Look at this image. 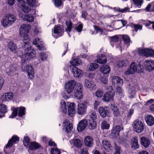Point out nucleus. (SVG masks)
<instances>
[{"label": "nucleus", "instance_id": "2", "mask_svg": "<svg viewBox=\"0 0 154 154\" xmlns=\"http://www.w3.org/2000/svg\"><path fill=\"white\" fill-rule=\"evenodd\" d=\"M97 118V114L93 110H91L90 112V114L87 116L90 129H94L96 126L97 123L95 120Z\"/></svg>", "mask_w": 154, "mask_h": 154}, {"label": "nucleus", "instance_id": "7", "mask_svg": "<svg viewBox=\"0 0 154 154\" xmlns=\"http://www.w3.org/2000/svg\"><path fill=\"white\" fill-rule=\"evenodd\" d=\"M18 116L22 117L25 114V108L23 106L17 107L14 109L11 115L9 117L10 118H13L16 117L18 114Z\"/></svg>", "mask_w": 154, "mask_h": 154}, {"label": "nucleus", "instance_id": "56", "mask_svg": "<svg viewBox=\"0 0 154 154\" xmlns=\"http://www.w3.org/2000/svg\"><path fill=\"white\" fill-rule=\"evenodd\" d=\"M51 154H60V151L57 148H52L51 149Z\"/></svg>", "mask_w": 154, "mask_h": 154}, {"label": "nucleus", "instance_id": "12", "mask_svg": "<svg viewBox=\"0 0 154 154\" xmlns=\"http://www.w3.org/2000/svg\"><path fill=\"white\" fill-rule=\"evenodd\" d=\"M83 83L85 86L91 91L95 90L96 88V84L92 81L85 79Z\"/></svg>", "mask_w": 154, "mask_h": 154}, {"label": "nucleus", "instance_id": "49", "mask_svg": "<svg viewBox=\"0 0 154 154\" xmlns=\"http://www.w3.org/2000/svg\"><path fill=\"white\" fill-rule=\"evenodd\" d=\"M101 126L103 129H107L109 127V125L107 123L106 121H103L101 123Z\"/></svg>", "mask_w": 154, "mask_h": 154}, {"label": "nucleus", "instance_id": "25", "mask_svg": "<svg viewBox=\"0 0 154 154\" xmlns=\"http://www.w3.org/2000/svg\"><path fill=\"white\" fill-rule=\"evenodd\" d=\"M35 54L36 52L35 50L31 48L26 52L24 56L25 57L26 59L28 60L30 58L34 57Z\"/></svg>", "mask_w": 154, "mask_h": 154}, {"label": "nucleus", "instance_id": "30", "mask_svg": "<svg viewBox=\"0 0 154 154\" xmlns=\"http://www.w3.org/2000/svg\"><path fill=\"white\" fill-rule=\"evenodd\" d=\"M112 82L114 83L116 82L118 86H122L123 84L122 80L120 77L117 76H113L112 77L111 79Z\"/></svg>", "mask_w": 154, "mask_h": 154}, {"label": "nucleus", "instance_id": "46", "mask_svg": "<svg viewBox=\"0 0 154 154\" xmlns=\"http://www.w3.org/2000/svg\"><path fill=\"white\" fill-rule=\"evenodd\" d=\"M99 65L96 63H91L89 65L88 69L90 71H93L98 68Z\"/></svg>", "mask_w": 154, "mask_h": 154}, {"label": "nucleus", "instance_id": "15", "mask_svg": "<svg viewBox=\"0 0 154 154\" xmlns=\"http://www.w3.org/2000/svg\"><path fill=\"white\" fill-rule=\"evenodd\" d=\"M33 44L36 45L39 50L43 51L46 49L42 42L40 41V39L38 38H35L34 40Z\"/></svg>", "mask_w": 154, "mask_h": 154}, {"label": "nucleus", "instance_id": "59", "mask_svg": "<svg viewBox=\"0 0 154 154\" xmlns=\"http://www.w3.org/2000/svg\"><path fill=\"white\" fill-rule=\"evenodd\" d=\"M40 58H41V60L44 61L47 58V56L45 54L43 53V52H41L40 54Z\"/></svg>", "mask_w": 154, "mask_h": 154}, {"label": "nucleus", "instance_id": "37", "mask_svg": "<svg viewBox=\"0 0 154 154\" xmlns=\"http://www.w3.org/2000/svg\"><path fill=\"white\" fill-rule=\"evenodd\" d=\"M66 24L67 26L66 31L68 32L69 36L70 37V35L69 33L71 31L72 29V23L70 20H67L66 21Z\"/></svg>", "mask_w": 154, "mask_h": 154}, {"label": "nucleus", "instance_id": "32", "mask_svg": "<svg viewBox=\"0 0 154 154\" xmlns=\"http://www.w3.org/2000/svg\"><path fill=\"white\" fill-rule=\"evenodd\" d=\"M145 120L148 125L151 126L154 124V118L152 116L147 115Z\"/></svg>", "mask_w": 154, "mask_h": 154}, {"label": "nucleus", "instance_id": "13", "mask_svg": "<svg viewBox=\"0 0 154 154\" xmlns=\"http://www.w3.org/2000/svg\"><path fill=\"white\" fill-rule=\"evenodd\" d=\"M71 71L74 77L77 78L82 77L83 73L82 70L74 66H70Z\"/></svg>", "mask_w": 154, "mask_h": 154}, {"label": "nucleus", "instance_id": "61", "mask_svg": "<svg viewBox=\"0 0 154 154\" xmlns=\"http://www.w3.org/2000/svg\"><path fill=\"white\" fill-rule=\"evenodd\" d=\"M143 24L147 26H149L150 24L154 23V21H151L149 20H143Z\"/></svg>", "mask_w": 154, "mask_h": 154}, {"label": "nucleus", "instance_id": "20", "mask_svg": "<svg viewBox=\"0 0 154 154\" xmlns=\"http://www.w3.org/2000/svg\"><path fill=\"white\" fill-rule=\"evenodd\" d=\"M14 94L12 92H9L5 93L2 96V102L9 101L13 98Z\"/></svg>", "mask_w": 154, "mask_h": 154}, {"label": "nucleus", "instance_id": "6", "mask_svg": "<svg viewBox=\"0 0 154 154\" xmlns=\"http://www.w3.org/2000/svg\"><path fill=\"white\" fill-rule=\"evenodd\" d=\"M76 87L73 96L77 99L81 100L82 98V89L83 86L80 83H76Z\"/></svg>", "mask_w": 154, "mask_h": 154}, {"label": "nucleus", "instance_id": "64", "mask_svg": "<svg viewBox=\"0 0 154 154\" xmlns=\"http://www.w3.org/2000/svg\"><path fill=\"white\" fill-rule=\"evenodd\" d=\"M81 154H88V150L85 148L82 149L81 150Z\"/></svg>", "mask_w": 154, "mask_h": 154}, {"label": "nucleus", "instance_id": "53", "mask_svg": "<svg viewBox=\"0 0 154 154\" xmlns=\"http://www.w3.org/2000/svg\"><path fill=\"white\" fill-rule=\"evenodd\" d=\"M113 9L115 11L124 12L127 11L129 9V8H128L126 7L120 9L119 7H114L113 8Z\"/></svg>", "mask_w": 154, "mask_h": 154}, {"label": "nucleus", "instance_id": "41", "mask_svg": "<svg viewBox=\"0 0 154 154\" xmlns=\"http://www.w3.org/2000/svg\"><path fill=\"white\" fill-rule=\"evenodd\" d=\"M28 40V39L26 40L23 39L24 45L23 47V48L25 51V53L28 51V50L31 48H30V45Z\"/></svg>", "mask_w": 154, "mask_h": 154}, {"label": "nucleus", "instance_id": "8", "mask_svg": "<svg viewBox=\"0 0 154 154\" xmlns=\"http://www.w3.org/2000/svg\"><path fill=\"white\" fill-rule=\"evenodd\" d=\"M76 84V82L74 80H71L66 82L64 85L65 91L69 94L72 92Z\"/></svg>", "mask_w": 154, "mask_h": 154}, {"label": "nucleus", "instance_id": "58", "mask_svg": "<svg viewBox=\"0 0 154 154\" xmlns=\"http://www.w3.org/2000/svg\"><path fill=\"white\" fill-rule=\"evenodd\" d=\"M133 26L134 28V30L137 32L138 29L141 30L142 26L138 24H134Z\"/></svg>", "mask_w": 154, "mask_h": 154}, {"label": "nucleus", "instance_id": "43", "mask_svg": "<svg viewBox=\"0 0 154 154\" xmlns=\"http://www.w3.org/2000/svg\"><path fill=\"white\" fill-rule=\"evenodd\" d=\"M128 63V61L127 60L119 61L116 63V64L119 67H122V66H126Z\"/></svg>", "mask_w": 154, "mask_h": 154}, {"label": "nucleus", "instance_id": "34", "mask_svg": "<svg viewBox=\"0 0 154 154\" xmlns=\"http://www.w3.org/2000/svg\"><path fill=\"white\" fill-rule=\"evenodd\" d=\"M138 137L135 136L131 140L132 147L135 149H137L139 147V145L138 142Z\"/></svg>", "mask_w": 154, "mask_h": 154}, {"label": "nucleus", "instance_id": "27", "mask_svg": "<svg viewBox=\"0 0 154 154\" xmlns=\"http://www.w3.org/2000/svg\"><path fill=\"white\" fill-rule=\"evenodd\" d=\"M100 71L102 73L106 75L109 73L110 70V67L108 65H103L101 66L100 67Z\"/></svg>", "mask_w": 154, "mask_h": 154}, {"label": "nucleus", "instance_id": "21", "mask_svg": "<svg viewBox=\"0 0 154 154\" xmlns=\"http://www.w3.org/2000/svg\"><path fill=\"white\" fill-rule=\"evenodd\" d=\"M68 107V113L69 116L70 117H73L75 112V103H71Z\"/></svg>", "mask_w": 154, "mask_h": 154}, {"label": "nucleus", "instance_id": "50", "mask_svg": "<svg viewBox=\"0 0 154 154\" xmlns=\"http://www.w3.org/2000/svg\"><path fill=\"white\" fill-rule=\"evenodd\" d=\"M103 94V91L101 89H98L96 92L95 95L97 97H101Z\"/></svg>", "mask_w": 154, "mask_h": 154}, {"label": "nucleus", "instance_id": "33", "mask_svg": "<svg viewBox=\"0 0 154 154\" xmlns=\"http://www.w3.org/2000/svg\"><path fill=\"white\" fill-rule=\"evenodd\" d=\"M114 94L110 92H106L103 96V100L105 101H109L112 97Z\"/></svg>", "mask_w": 154, "mask_h": 154}, {"label": "nucleus", "instance_id": "51", "mask_svg": "<svg viewBox=\"0 0 154 154\" xmlns=\"http://www.w3.org/2000/svg\"><path fill=\"white\" fill-rule=\"evenodd\" d=\"M30 141V139L28 136H25L23 141L24 145L25 146H28L29 144Z\"/></svg>", "mask_w": 154, "mask_h": 154}, {"label": "nucleus", "instance_id": "57", "mask_svg": "<svg viewBox=\"0 0 154 154\" xmlns=\"http://www.w3.org/2000/svg\"><path fill=\"white\" fill-rule=\"evenodd\" d=\"M113 114L116 116H118L120 114L119 109L117 107H114L113 109Z\"/></svg>", "mask_w": 154, "mask_h": 154}, {"label": "nucleus", "instance_id": "11", "mask_svg": "<svg viewBox=\"0 0 154 154\" xmlns=\"http://www.w3.org/2000/svg\"><path fill=\"white\" fill-rule=\"evenodd\" d=\"M87 107L85 103H79L77 106V113L79 115H84L86 112Z\"/></svg>", "mask_w": 154, "mask_h": 154}, {"label": "nucleus", "instance_id": "42", "mask_svg": "<svg viewBox=\"0 0 154 154\" xmlns=\"http://www.w3.org/2000/svg\"><path fill=\"white\" fill-rule=\"evenodd\" d=\"M122 38L125 44L128 47L130 45L131 43L130 38L126 35H123Z\"/></svg>", "mask_w": 154, "mask_h": 154}, {"label": "nucleus", "instance_id": "44", "mask_svg": "<svg viewBox=\"0 0 154 154\" xmlns=\"http://www.w3.org/2000/svg\"><path fill=\"white\" fill-rule=\"evenodd\" d=\"M7 111L8 108L6 105L4 104L0 105V112L5 114L6 113Z\"/></svg>", "mask_w": 154, "mask_h": 154}, {"label": "nucleus", "instance_id": "38", "mask_svg": "<svg viewBox=\"0 0 154 154\" xmlns=\"http://www.w3.org/2000/svg\"><path fill=\"white\" fill-rule=\"evenodd\" d=\"M16 69L15 67L13 65L11 66L9 68L6 69V72L8 75H12L14 72L16 71Z\"/></svg>", "mask_w": 154, "mask_h": 154}, {"label": "nucleus", "instance_id": "39", "mask_svg": "<svg viewBox=\"0 0 154 154\" xmlns=\"http://www.w3.org/2000/svg\"><path fill=\"white\" fill-rule=\"evenodd\" d=\"M136 93L135 87L133 85L131 87H130L128 90L129 97L131 98H133Z\"/></svg>", "mask_w": 154, "mask_h": 154}, {"label": "nucleus", "instance_id": "62", "mask_svg": "<svg viewBox=\"0 0 154 154\" xmlns=\"http://www.w3.org/2000/svg\"><path fill=\"white\" fill-rule=\"evenodd\" d=\"M83 26L82 24L80 23L76 27V30L79 32H81Z\"/></svg>", "mask_w": 154, "mask_h": 154}, {"label": "nucleus", "instance_id": "19", "mask_svg": "<svg viewBox=\"0 0 154 154\" xmlns=\"http://www.w3.org/2000/svg\"><path fill=\"white\" fill-rule=\"evenodd\" d=\"M19 137L17 135H13L8 142L6 147L7 148L11 147L13 146V144L16 143L19 141Z\"/></svg>", "mask_w": 154, "mask_h": 154}, {"label": "nucleus", "instance_id": "54", "mask_svg": "<svg viewBox=\"0 0 154 154\" xmlns=\"http://www.w3.org/2000/svg\"><path fill=\"white\" fill-rule=\"evenodd\" d=\"M54 5L57 7L61 6L63 4L62 0H54Z\"/></svg>", "mask_w": 154, "mask_h": 154}, {"label": "nucleus", "instance_id": "35", "mask_svg": "<svg viewBox=\"0 0 154 154\" xmlns=\"http://www.w3.org/2000/svg\"><path fill=\"white\" fill-rule=\"evenodd\" d=\"M97 62L100 64L105 63L106 62V59L105 56L103 54L99 55L97 59Z\"/></svg>", "mask_w": 154, "mask_h": 154}, {"label": "nucleus", "instance_id": "23", "mask_svg": "<svg viewBox=\"0 0 154 154\" xmlns=\"http://www.w3.org/2000/svg\"><path fill=\"white\" fill-rule=\"evenodd\" d=\"M123 129V128L120 125H117L112 129L111 135L114 137L119 135L120 131Z\"/></svg>", "mask_w": 154, "mask_h": 154}, {"label": "nucleus", "instance_id": "48", "mask_svg": "<svg viewBox=\"0 0 154 154\" xmlns=\"http://www.w3.org/2000/svg\"><path fill=\"white\" fill-rule=\"evenodd\" d=\"M73 145L78 148L81 147L82 143L80 140L78 139H75L73 140Z\"/></svg>", "mask_w": 154, "mask_h": 154}, {"label": "nucleus", "instance_id": "28", "mask_svg": "<svg viewBox=\"0 0 154 154\" xmlns=\"http://www.w3.org/2000/svg\"><path fill=\"white\" fill-rule=\"evenodd\" d=\"M84 143L86 146L89 147H91L93 144V140L90 136L86 137L84 139Z\"/></svg>", "mask_w": 154, "mask_h": 154}, {"label": "nucleus", "instance_id": "14", "mask_svg": "<svg viewBox=\"0 0 154 154\" xmlns=\"http://www.w3.org/2000/svg\"><path fill=\"white\" fill-rule=\"evenodd\" d=\"M145 69L149 72L154 69V61L146 60L144 62Z\"/></svg>", "mask_w": 154, "mask_h": 154}, {"label": "nucleus", "instance_id": "36", "mask_svg": "<svg viewBox=\"0 0 154 154\" xmlns=\"http://www.w3.org/2000/svg\"><path fill=\"white\" fill-rule=\"evenodd\" d=\"M61 106L60 108V110L63 113L65 114L67 112L66 105V102L62 100L60 103Z\"/></svg>", "mask_w": 154, "mask_h": 154}, {"label": "nucleus", "instance_id": "24", "mask_svg": "<svg viewBox=\"0 0 154 154\" xmlns=\"http://www.w3.org/2000/svg\"><path fill=\"white\" fill-rule=\"evenodd\" d=\"M103 147L107 152L111 151L112 146L109 141L106 140H103L102 142Z\"/></svg>", "mask_w": 154, "mask_h": 154}, {"label": "nucleus", "instance_id": "1", "mask_svg": "<svg viewBox=\"0 0 154 154\" xmlns=\"http://www.w3.org/2000/svg\"><path fill=\"white\" fill-rule=\"evenodd\" d=\"M16 17L13 14H6L1 21L2 25L4 28H7L13 24L16 20Z\"/></svg>", "mask_w": 154, "mask_h": 154}, {"label": "nucleus", "instance_id": "10", "mask_svg": "<svg viewBox=\"0 0 154 154\" xmlns=\"http://www.w3.org/2000/svg\"><path fill=\"white\" fill-rule=\"evenodd\" d=\"M138 53L139 55L144 56L146 57L154 56V51L152 49H138Z\"/></svg>", "mask_w": 154, "mask_h": 154}, {"label": "nucleus", "instance_id": "31", "mask_svg": "<svg viewBox=\"0 0 154 154\" xmlns=\"http://www.w3.org/2000/svg\"><path fill=\"white\" fill-rule=\"evenodd\" d=\"M8 47L12 52L16 53L17 52V48L15 44L13 42L8 43Z\"/></svg>", "mask_w": 154, "mask_h": 154}, {"label": "nucleus", "instance_id": "22", "mask_svg": "<svg viewBox=\"0 0 154 154\" xmlns=\"http://www.w3.org/2000/svg\"><path fill=\"white\" fill-rule=\"evenodd\" d=\"M109 108L107 106L104 107H100L98 109V111L101 116L102 117H106L109 112Z\"/></svg>", "mask_w": 154, "mask_h": 154}, {"label": "nucleus", "instance_id": "18", "mask_svg": "<svg viewBox=\"0 0 154 154\" xmlns=\"http://www.w3.org/2000/svg\"><path fill=\"white\" fill-rule=\"evenodd\" d=\"M86 119L82 120L79 122L77 127V130L79 132H81L85 129L88 125Z\"/></svg>", "mask_w": 154, "mask_h": 154}, {"label": "nucleus", "instance_id": "9", "mask_svg": "<svg viewBox=\"0 0 154 154\" xmlns=\"http://www.w3.org/2000/svg\"><path fill=\"white\" fill-rule=\"evenodd\" d=\"M141 69V66L140 64H137L134 62H132L129 69H128L125 72V74L128 75L134 73L136 71H140Z\"/></svg>", "mask_w": 154, "mask_h": 154}, {"label": "nucleus", "instance_id": "52", "mask_svg": "<svg viewBox=\"0 0 154 154\" xmlns=\"http://www.w3.org/2000/svg\"><path fill=\"white\" fill-rule=\"evenodd\" d=\"M134 4H135L138 8H140L143 3L142 0H132Z\"/></svg>", "mask_w": 154, "mask_h": 154}, {"label": "nucleus", "instance_id": "29", "mask_svg": "<svg viewBox=\"0 0 154 154\" xmlns=\"http://www.w3.org/2000/svg\"><path fill=\"white\" fill-rule=\"evenodd\" d=\"M54 33L55 34H58V37L61 36L60 34H62L63 32L62 29V26L60 25H57L55 26L54 28Z\"/></svg>", "mask_w": 154, "mask_h": 154}, {"label": "nucleus", "instance_id": "3", "mask_svg": "<svg viewBox=\"0 0 154 154\" xmlns=\"http://www.w3.org/2000/svg\"><path fill=\"white\" fill-rule=\"evenodd\" d=\"M28 3L25 2L22 4H20L19 7L21 8L23 11L26 12H29L31 10V7L35 6L36 4L35 0H26Z\"/></svg>", "mask_w": 154, "mask_h": 154}, {"label": "nucleus", "instance_id": "17", "mask_svg": "<svg viewBox=\"0 0 154 154\" xmlns=\"http://www.w3.org/2000/svg\"><path fill=\"white\" fill-rule=\"evenodd\" d=\"M63 125L64 127V129L65 130V131L66 133L71 132L73 128V125L72 123H70L68 120L65 119L64 120Z\"/></svg>", "mask_w": 154, "mask_h": 154}, {"label": "nucleus", "instance_id": "26", "mask_svg": "<svg viewBox=\"0 0 154 154\" xmlns=\"http://www.w3.org/2000/svg\"><path fill=\"white\" fill-rule=\"evenodd\" d=\"M140 142L142 145L146 148L148 147L150 144V140L144 137H142L140 138Z\"/></svg>", "mask_w": 154, "mask_h": 154}, {"label": "nucleus", "instance_id": "40", "mask_svg": "<svg viewBox=\"0 0 154 154\" xmlns=\"http://www.w3.org/2000/svg\"><path fill=\"white\" fill-rule=\"evenodd\" d=\"M29 147L30 150H36L40 147V146L38 143L35 142H32L29 145Z\"/></svg>", "mask_w": 154, "mask_h": 154}, {"label": "nucleus", "instance_id": "45", "mask_svg": "<svg viewBox=\"0 0 154 154\" xmlns=\"http://www.w3.org/2000/svg\"><path fill=\"white\" fill-rule=\"evenodd\" d=\"M24 19L27 21L32 22L34 20V17L31 14H27L24 16Z\"/></svg>", "mask_w": 154, "mask_h": 154}, {"label": "nucleus", "instance_id": "16", "mask_svg": "<svg viewBox=\"0 0 154 154\" xmlns=\"http://www.w3.org/2000/svg\"><path fill=\"white\" fill-rule=\"evenodd\" d=\"M23 72H26L27 73L29 78L32 79L34 76V71L31 65H27L23 69Z\"/></svg>", "mask_w": 154, "mask_h": 154}, {"label": "nucleus", "instance_id": "47", "mask_svg": "<svg viewBox=\"0 0 154 154\" xmlns=\"http://www.w3.org/2000/svg\"><path fill=\"white\" fill-rule=\"evenodd\" d=\"M70 63L73 66H79L82 64V63L80 60L79 59H75L72 61H70Z\"/></svg>", "mask_w": 154, "mask_h": 154}, {"label": "nucleus", "instance_id": "4", "mask_svg": "<svg viewBox=\"0 0 154 154\" xmlns=\"http://www.w3.org/2000/svg\"><path fill=\"white\" fill-rule=\"evenodd\" d=\"M30 26L29 24H23L20 26V34L21 37H23L26 40L28 39L29 36L27 34L29 32Z\"/></svg>", "mask_w": 154, "mask_h": 154}, {"label": "nucleus", "instance_id": "63", "mask_svg": "<svg viewBox=\"0 0 154 154\" xmlns=\"http://www.w3.org/2000/svg\"><path fill=\"white\" fill-rule=\"evenodd\" d=\"M134 112V109L131 108L129 111L128 112L127 114L128 117H131L133 114Z\"/></svg>", "mask_w": 154, "mask_h": 154}, {"label": "nucleus", "instance_id": "60", "mask_svg": "<svg viewBox=\"0 0 154 154\" xmlns=\"http://www.w3.org/2000/svg\"><path fill=\"white\" fill-rule=\"evenodd\" d=\"M100 81L105 84H107L108 82L107 79L105 77H103L101 78L100 79Z\"/></svg>", "mask_w": 154, "mask_h": 154}, {"label": "nucleus", "instance_id": "5", "mask_svg": "<svg viewBox=\"0 0 154 154\" xmlns=\"http://www.w3.org/2000/svg\"><path fill=\"white\" fill-rule=\"evenodd\" d=\"M134 130L137 133H141L144 130V124L139 120H135L132 124Z\"/></svg>", "mask_w": 154, "mask_h": 154}, {"label": "nucleus", "instance_id": "55", "mask_svg": "<svg viewBox=\"0 0 154 154\" xmlns=\"http://www.w3.org/2000/svg\"><path fill=\"white\" fill-rule=\"evenodd\" d=\"M120 86L116 88V94L119 95L120 98H121L122 97V90Z\"/></svg>", "mask_w": 154, "mask_h": 154}]
</instances>
